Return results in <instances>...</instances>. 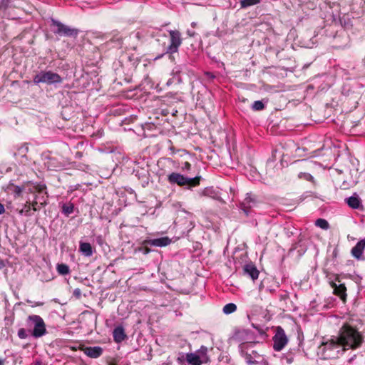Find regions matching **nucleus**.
I'll use <instances>...</instances> for the list:
<instances>
[{
    "label": "nucleus",
    "mask_w": 365,
    "mask_h": 365,
    "mask_svg": "<svg viewBox=\"0 0 365 365\" xmlns=\"http://www.w3.org/2000/svg\"><path fill=\"white\" fill-rule=\"evenodd\" d=\"M340 344V346L344 348L341 352L347 349H356L359 347L362 342V336L356 330L349 325H344L340 330V334L336 338Z\"/></svg>",
    "instance_id": "f257e3e1"
},
{
    "label": "nucleus",
    "mask_w": 365,
    "mask_h": 365,
    "mask_svg": "<svg viewBox=\"0 0 365 365\" xmlns=\"http://www.w3.org/2000/svg\"><path fill=\"white\" fill-rule=\"evenodd\" d=\"M341 349L337 339H332L330 341L322 343L318 347L317 355L323 359H332L337 357Z\"/></svg>",
    "instance_id": "f03ea898"
},
{
    "label": "nucleus",
    "mask_w": 365,
    "mask_h": 365,
    "mask_svg": "<svg viewBox=\"0 0 365 365\" xmlns=\"http://www.w3.org/2000/svg\"><path fill=\"white\" fill-rule=\"evenodd\" d=\"M237 336L242 341V342L239 345V349L241 354L245 356L247 363H254L253 361H251L252 354H248L246 349L247 346H253V345L258 343L259 341L256 339L253 333L248 330L240 331L237 334Z\"/></svg>",
    "instance_id": "7ed1b4c3"
},
{
    "label": "nucleus",
    "mask_w": 365,
    "mask_h": 365,
    "mask_svg": "<svg viewBox=\"0 0 365 365\" xmlns=\"http://www.w3.org/2000/svg\"><path fill=\"white\" fill-rule=\"evenodd\" d=\"M27 326L33 327L31 334L35 338L41 337L46 333L44 321L38 315H29L27 318Z\"/></svg>",
    "instance_id": "20e7f679"
},
{
    "label": "nucleus",
    "mask_w": 365,
    "mask_h": 365,
    "mask_svg": "<svg viewBox=\"0 0 365 365\" xmlns=\"http://www.w3.org/2000/svg\"><path fill=\"white\" fill-rule=\"evenodd\" d=\"M168 180L171 184H177L179 186L187 185L190 187L198 185L200 183L199 177L190 178L185 177L184 175L178 173H172L170 174L168 176Z\"/></svg>",
    "instance_id": "39448f33"
},
{
    "label": "nucleus",
    "mask_w": 365,
    "mask_h": 365,
    "mask_svg": "<svg viewBox=\"0 0 365 365\" xmlns=\"http://www.w3.org/2000/svg\"><path fill=\"white\" fill-rule=\"evenodd\" d=\"M34 82L36 84L40 83L53 84L62 82V78L52 71H41L34 78Z\"/></svg>",
    "instance_id": "423d86ee"
},
{
    "label": "nucleus",
    "mask_w": 365,
    "mask_h": 365,
    "mask_svg": "<svg viewBox=\"0 0 365 365\" xmlns=\"http://www.w3.org/2000/svg\"><path fill=\"white\" fill-rule=\"evenodd\" d=\"M51 23L52 26L56 28L53 32L56 34L65 36H76L78 34L77 29L66 26L57 20L52 19Z\"/></svg>",
    "instance_id": "0eeeda50"
},
{
    "label": "nucleus",
    "mask_w": 365,
    "mask_h": 365,
    "mask_svg": "<svg viewBox=\"0 0 365 365\" xmlns=\"http://www.w3.org/2000/svg\"><path fill=\"white\" fill-rule=\"evenodd\" d=\"M273 349L276 351H280L287 345L288 339L282 327H277L275 334L273 336Z\"/></svg>",
    "instance_id": "6e6552de"
},
{
    "label": "nucleus",
    "mask_w": 365,
    "mask_h": 365,
    "mask_svg": "<svg viewBox=\"0 0 365 365\" xmlns=\"http://www.w3.org/2000/svg\"><path fill=\"white\" fill-rule=\"evenodd\" d=\"M170 36V43L167 48V53H174L178 51V48L182 43L181 34L178 31L171 30L169 31Z\"/></svg>",
    "instance_id": "1a4fd4ad"
},
{
    "label": "nucleus",
    "mask_w": 365,
    "mask_h": 365,
    "mask_svg": "<svg viewBox=\"0 0 365 365\" xmlns=\"http://www.w3.org/2000/svg\"><path fill=\"white\" fill-rule=\"evenodd\" d=\"M330 284L331 288L333 289V293L335 295L339 297L342 301L345 302L346 298V288L345 285L344 284L340 283L339 281L338 284L336 282H331Z\"/></svg>",
    "instance_id": "9d476101"
},
{
    "label": "nucleus",
    "mask_w": 365,
    "mask_h": 365,
    "mask_svg": "<svg viewBox=\"0 0 365 365\" xmlns=\"http://www.w3.org/2000/svg\"><path fill=\"white\" fill-rule=\"evenodd\" d=\"M170 242L171 240L168 237H163L157 239L146 240L143 242V245L162 247L170 245Z\"/></svg>",
    "instance_id": "9b49d317"
},
{
    "label": "nucleus",
    "mask_w": 365,
    "mask_h": 365,
    "mask_svg": "<svg viewBox=\"0 0 365 365\" xmlns=\"http://www.w3.org/2000/svg\"><path fill=\"white\" fill-rule=\"evenodd\" d=\"M34 190L38 192V195L36 197H38V202L41 205H44L46 204V185L43 184H38L35 185Z\"/></svg>",
    "instance_id": "f8f14e48"
},
{
    "label": "nucleus",
    "mask_w": 365,
    "mask_h": 365,
    "mask_svg": "<svg viewBox=\"0 0 365 365\" xmlns=\"http://www.w3.org/2000/svg\"><path fill=\"white\" fill-rule=\"evenodd\" d=\"M243 273L255 281L258 278L259 272L254 264L249 263L243 267Z\"/></svg>",
    "instance_id": "ddd939ff"
},
{
    "label": "nucleus",
    "mask_w": 365,
    "mask_h": 365,
    "mask_svg": "<svg viewBox=\"0 0 365 365\" xmlns=\"http://www.w3.org/2000/svg\"><path fill=\"white\" fill-rule=\"evenodd\" d=\"M365 249V238L359 241L351 250V255L357 259H362L364 250Z\"/></svg>",
    "instance_id": "4468645a"
},
{
    "label": "nucleus",
    "mask_w": 365,
    "mask_h": 365,
    "mask_svg": "<svg viewBox=\"0 0 365 365\" xmlns=\"http://www.w3.org/2000/svg\"><path fill=\"white\" fill-rule=\"evenodd\" d=\"M83 353L91 358H98L103 353V349L100 346H88L83 349Z\"/></svg>",
    "instance_id": "2eb2a0df"
},
{
    "label": "nucleus",
    "mask_w": 365,
    "mask_h": 365,
    "mask_svg": "<svg viewBox=\"0 0 365 365\" xmlns=\"http://www.w3.org/2000/svg\"><path fill=\"white\" fill-rule=\"evenodd\" d=\"M346 201L348 205L353 209H359L361 205V200L356 195L348 197Z\"/></svg>",
    "instance_id": "dca6fc26"
},
{
    "label": "nucleus",
    "mask_w": 365,
    "mask_h": 365,
    "mask_svg": "<svg viewBox=\"0 0 365 365\" xmlns=\"http://www.w3.org/2000/svg\"><path fill=\"white\" fill-rule=\"evenodd\" d=\"M194 353L199 357V359L202 364L207 363L209 361L207 356V348L206 346H202L197 351Z\"/></svg>",
    "instance_id": "f3484780"
},
{
    "label": "nucleus",
    "mask_w": 365,
    "mask_h": 365,
    "mask_svg": "<svg viewBox=\"0 0 365 365\" xmlns=\"http://www.w3.org/2000/svg\"><path fill=\"white\" fill-rule=\"evenodd\" d=\"M80 252L86 257H91L93 255V249L88 242H80Z\"/></svg>",
    "instance_id": "a211bd4d"
},
{
    "label": "nucleus",
    "mask_w": 365,
    "mask_h": 365,
    "mask_svg": "<svg viewBox=\"0 0 365 365\" xmlns=\"http://www.w3.org/2000/svg\"><path fill=\"white\" fill-rule=\"evenodd\" d=\"M126 337L123 327H118L113 330V338L116 342H121Z\"/></svg>",
    "instance_id": "6ab92c4d"
},
{
    "label": "nucleus",
    "mask_w": 365,
    "mask_h": 365,
    "mask_svg": "<svg viewBox=\"0 0 365 365\" xmlns=\"http://www.w3.org/2000/svg\"><path fill=\"white\" fill-rule=\"evenodd\" d=\"M186 361L190 365H202V363L199 357L195 353H187L186 354Z\"/></svg>",
    "instance_id": "aec40b11"
},
{
    "label": "nucleus",
    "mask_w": 365,
    "mask_h": 365,
    "mask_svg": "<svg viewBox=\"0 0 365 365\" xmlns=\"http://www.w3.org/2000/svg\"><path fill=\"white\" fill-rule=\"evenodd\" d=\"M56 269L58 274L61 275H66L70 272L69 267L67 264L63 263L58 264L56 266Z\"/></svg>",
    "instance_id": "412c9836"
},
{
    "label": "nucleus",
    "mask_w": 365,
    "mask_h": 365,
    "mask_svg": "<svg viewBox=\"0 0 365 365\" xmlns=\"http://www.w3.org/2000/svg\"><path fill=\"white\" fill-rule=\"evenodd\" d=\"M241 8L245 9L260 3V0H239Z\"/></svg>",
    "instance_id": "4be33fe9"
},
{
    "label": "nucleus",
    "mask_w": 365,
    "mask_h": 365,
    "mask_svg": "<svg viewBox=\"0 0 365 365\" xmlns=\"http://www.w3.org/2000/svg\"><path fill=\"white\" fill-rule=\"evenodd\" d=\"M236 309H237L236 304H235L233 303H229V304H227L225 306H224L223 312L226 314H230L235 312Z\"/></svg>",
    "instance_id": "5701e85b"
},
{
    "label": "nucleus",
    "mask_w": 365,
    "mask_h": 365,
    "mask_svg": "<svg viewBox=\"0 0 365 365\" xmlns=\"http://www.w3.org/2000/svg\"><path fill=\"white\" fill-rule=\"evenodd\" d=\"M31 209V203L29 202H26V203L24 205L23 208L19 210V215L30 216L31 215V213H30Z\"/></svg>",
    "instance_id": "b1692460"
},
{
    "label": "nucleus",
    "mask_w": 365,
    "mask_h": 365,
    "mask_svg": "<svg viewBox=\"0 0 365 365\" xmlns=\"http://www.w3.org/2000/svg\"><path fill=\"white\" fill-rule=\"evenodd\" d=\"M315 225H316V226H317L323 230H328L329 227V225L328 222L326 220L322 219V218L317 220Z\"/></svg>",
    "instance_id": "393cba45"
},
{
    "label": "nucleus",
    "mask_w": 365,
    "mask_h": 365,
    "mask_svg": "<svg viewBox=\"0 0 365 365\" xmlns=\"http://www.w3.org/2000/svg\"><path fill=\"white\" fill-rule=\"evenodd\" d=\"M73 204H65L62 207V212L66 215H69L73 212Z\"/></svg>",
    "instance_id": "a878e982"
},
{
    "label": "nucleus",
    "mask_w": 365,
    "mask_h": 365,
    "mask_svg": "<svg viewBox=\"0 0 365 365\" xmlns=\"http://www.w3.org/2000/svg\"><path fill=\"white\" fill-rule=\"evenodd\" d=\"M252 108L254 110H262L264 108V104L262 101H256L253 103Z\"/></svg>",
    "instance_id": "bb28decb"
},
{
    "label": "nucleus",
    "mask_w": 365,
    "mask_h": 365,
    "mask_svg": "<svg viewBox=\"0 0 365 365\" xmlns=\"http://www.w3.org/2000/svg\"><path fill=\"white\" fill-rule=\"evenodd\" d=\"M299 178L304 179L307 181H312L313 177L312 175L307 173H299L298 175Z\"/></svg>",
    "instance_id": "cd10ccee"
},
{
    "label": "nucleus",
    "mask_w": 365,
    "mask_h": 365,
    "mask_svg": "<svg viewBox=\"0 0 365 365\" xmlns=\"http://www.w3.org/2000/svg\"><path fill=\"white\" fill-rule=\"evenodd\" d=\"M18 336L21 339H26L28 336L26 330L24 328L19 329L18 331Z\"/></svg>",
    "instance_id": "c85d7f7f"
},
{
    "label": "nucleus",
    "mask_w": 365,
    "mask_h": 365,
    "mask_svg": "<svg viewBox=\"0 0 365 365\" xmlns=\"http://www.w3.org/2000/svg\"><path fill=\"white\" fill-rule=\"evenodd\" d=\"M23 191V188L20 186L14 185L13 186L12 192L14 193L15 196H19Z\"/></svg>",
    "instance_id": "c756f323"
},
{
    "label": "nucleus",
    "mask_w": 365,
    "mask_h": 365,
    "mask_svg": "<svg viewBox=\"0 0 365 365\" xmlns=\"http://www.w3.org/2000/svg\"><path fill=\"white\" fill-rule=\"evenodd\" d=\"M252 202V199L250 195H247L246 198L245 199V201L243 202V205L245 206L251 207L250 203Z\"/></svg>",
    "instance_id": "7c9ffc66"
},
{
    "label": "nucleus",
    "mask_w": 365,
    "mask_h": 365,
    "mask_svg": "<svg viewBox=\"0 0 365 365\" xmlns=\"http://www.w3.org/2000/svg\"><path fill=\"white\" fill-rule=\"evenodd\" d=\"M250 348H252V346H247L246 349V351H247L248 354H252V358H251V360H252L253 358L257 357L258 356V354L255 351H253V350H252V351H251L252 353H250L249 351H250Z\"/></svg>",
    "instance_id": "2f4dec72"
},
{
    "label": "nucleus",
    "mask_w": 365,
    "mask_h": 365,
    "mask_svg": "<svg viewBox=\"0 0 365 365\" xmlns=\"http://www.w3.org/2000/svg\"><path fill=\"white\" fill-rule=\"evenodd\" d=\"M38 204V197H35V200L31 203L32 209H33L34 211H36L38 210V208L36 207V205Z\"/></svg>",
    "instance_id": "473e14b6"
},
{
    "label": "nucleus",
    "mask_w": 365,
    "mask_h": 365,
    "mask_svg": "<svg viewBox=\"0 0 365 365\" xmlns=\"http://www.w3.org/2000/svg\"><path fill=\"white\" fill-rule=\"evenodd\" d=\"M191 167V165L188 162H185L182 165L183 170H190Z\"/></svg>",
    "instance_id": "72a5a7b5"
},
{
    "label": "nucleus",
    "mask_w": 365,
    "mask_h": 365,
    "mask_svg": "<svg viewBox=\"0 0 365 365\" xmlns=\"http://www.w3.org/2000/svg\"><path fill=\"white\" fill-rule=\"evenodd\" d=\"M254 327L256 328L258 330L259 334L261 336V337L262 338H264V336H266L264 331L261 329H259V328H257L256 327Z\"/></svg>",
    "instance_id": "f704fd0d"
},
{
    "label": "nucleus",
    "mask_w": 365,
    "mask_h": 365,
    "mask_svg": "<svg viewBox=\"0 0 365 365\" xmlns=\"http://www.w3.org/2000/svg\"><path fill=\"white\" fill-rule=\"evenodd\" d=\"M139 251L143 252L144 254H148L150 252V250L148 247H140L139 248Z\"/></svg>",
    "instance_id": "c9c22d12"
},
{
    "label": "nucleus",
    "mask_w": 365,
    "mask_h": 365,
    "mask_svg": "<svg viewBox=\"0 0 365 365\" xmlns=\"http://www.w3.org/2000/svg\"><path fill=\"white\" fill-rule=\"evenodd\" d=\"M4 212H5L4 206L1 203H0V215L4 213Z\"/></svg>",
    "instance_id": "e433bc0d"
},
{
    "label": "nucleus",
    "mask_w": 365,
    "mask_h": 365,
    "mask_svg": "<svg viewBox=\"0 0 365 365\" xmlns=\"http://www.w3.org/2000/svg\"><path fill=\"white\" fill-rule=\"evenodd\" d=\"M210 189L206 188V189L203 191L202 195H209V192H210Z\"/></svg>",
    "instance_id": "4c0bfd02"
},
{
    "label": "nucleus",
    "mask_w": 365,
    "mask_h": 365,
    "mask_svg": "<svg viewBox=\"0 0 365 365\" xmlns=\"http://www.w3.org/2000/svg\"><path fill=\"white\" fill-rule=\"evenodd\" d=\"M187 34H188L190 36H193L195 34H194V32H192V31H187Z\"/></svg>",
    "instance_id": "58836bf2"
},
{
    "label": "nucleus",
    "mask_w": 365,
    "mask_h": 365,
    "mask_svg": "<svg viewBox=\"0 0 365 365\" xmlns=\"http://www.w3.org/2000/svg\"><path fill=\"white\" fill-rule=\"evenodd\" d=\"M4 266V264L3 262V261L0 260V269L3 268Z\"/></svg>",
    "instance_id": "ea45409f"
},
{
    "label": "nucleus",
    "mask_w": 365,
    "mask_h": 365,
    "mask_svg": "<svg viewBox=\"0 0 365 365\" xmlns=\"http://www.w3.org/2000/svg\"><path fill=\"white\" fill-rule=\"evenodd\" d=\"M0 365H4V360L0 359Z\"/></svg>",
    "instance_id": "a19ab883"
},
{
    "label": "nucleus",
    "mask_w": 365,
    "mask_h": 365,
    "mask_svg": "<svg viewBox=\"0 0 365 365\" xmlns=\"http://www.w3.org/2000/svg\"><path fill=\"white\" fill-rule=\"evenodd\" d=\"M170 83H171V80H169V81L167 82V85H168V86H169Z\"/></svg>",
    "instance_id": "79ce46f5"
},
{
    "label": "nucleus",
    "mask_w": 365,
    "mask_h": 365,
    "mask_svg": "<svg viewBox=\"0 0 365 365\" xmlns=\"http://www.w3.org/2000/svg\"><path fill=\"white\" fill-rule=\"evenodd\" d=\"M195 25H196V24H195V22H192V26H193V27H194V26H195Z\"/></svg>",
    "instance_id": "37998d69"
},
{
    "label": "nucleus",
    "mask_w": 365,
    "mask_h": 365,
    "mask_svg": "<svg viewBox=\"0 0 365 365\" xmlns=\"http://www.w3.org/2000/svg\"><path fill=\"white\" fill-rule=\"evenodd\" d=\"M43 304L42 303H38L37 305L40 306V305H42Z\"/></svg>",
    "instance_id": "c03bdc74"
},
{
    "label": "nucleus",
    "mask_w": 365,
    "mask_h": 365,
    "mask_svg": "<svg viewBox=\"0 0 365 365\" xmlns=\"http://www.w3.org/2000/svg\"><path fill=\"white\" fill-rule=\"evenodd\" d=\"M36 365H40V364H36Z\"/></svg>",
    "instance_id": "a18cd8bd"
}]
</instances>
